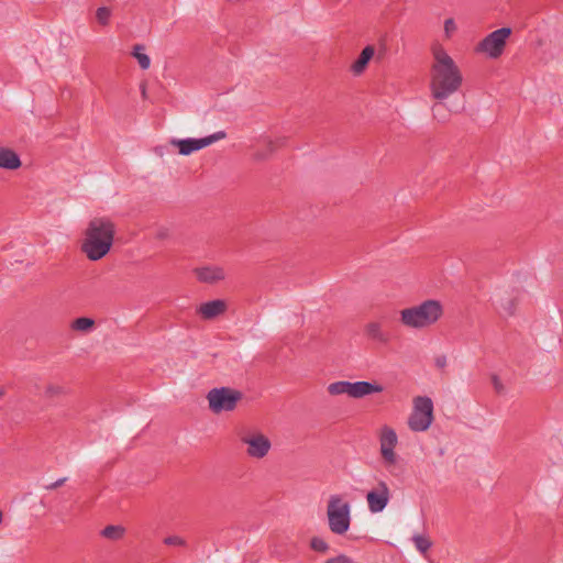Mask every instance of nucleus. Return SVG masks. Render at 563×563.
I'll use <instances>...</instances> for the list:
<instances>
[{"label": "nucleus", "mask_w": 563, "mask_h": 563, "mask_svg": "<svg viewBox=\"0 0 563 563\" xmlns=\"http://www.w3.org/2000/svg\"><path fill=\"white\" fill-rule=\"evenodd\" d=\"M46 395L48 396H56V395H60L64 393V389L63 387L60 386H54V385H51V386H47L46 388Z\"/></svg>", "instance_id": "31"}, {"label": "nucleus", "mask_w": 563, "mask_h": 563, "mask_svg": "<svg viewBox=\"0 0 563 563\" xmlns=\"http://www.w3.org/2000/svg\"><path fill=\"white\" fill-rule=\"evenodd\" d=\"M164 543L167 545L181 547L185 544V540L178 536H170L164 539Z\"/></svg>", "instance_id": "29"}, {"label": "nucleus", "mask_w": 563, "mask_h": 563, "mask_svg": "<svg viewBox=\"0 0 563 563\" xmlns=\"http://www.w3.org/2000/svg\"><path fill=\"white\" fill-rule=\"evenodd\" d=\"M325 563H356L352 558L345 554H339L334 558H330L325 561Z\"/></svg>", "instance_id": "28"}, {"label": "nucleus", "mask_w": 563, "mask_h": 563, "mask_svg": "<svg viewBox=\"0 0 563 563\" xmlns=\"http://www.w3.org/2000/svg\"><path fill=\"white\" fill-rule=\"evenodd\" d=\"M156 153L159 154L161 156L163 155V147H157L156 150Z\"/></svg>", "instance_id": "34"}, {"label": "nucleus", "mask_w": 563, "mask_h": 563, "mask_svg": "<svg viewBox=\"0 0 563 563\" xmlns=\"http://www.w3.org/2000/svg\"><path fill=\"white\" fill-rule=\"evenodd\" d=\"M515 297L508 295L506 289H497L492 296V301L501 317H511L515 313Z\"/></svg>", "instance_id": "12"}, {"label": "nucleus", "mask_w": 563, "mask_h": 563, "mask_svg": "<svg viewBox=\"0 0 563 563\" xmlns=\"http://www.w3.org/2000/svg\"><path fill=\"white\" fill-rule=\"evenodd\" d=\"M241 442L247 446L246 454L257 460L265 457L272 448L271 440L261 432L243 435Z\"/></svg>", "instance_id": "11"}, {"label": "nucleus", "mask_w": 563, "mask_h": 563, "mask_svg": "<svg viewBox=\"0 0 563 563\" xmlns=\"http://www.w3.org/2000/svg\"><path fill=\"white\" fill-rule=\"evenodd\" d=\"M442 103L443 102L438 101V103L431 108L433 118L439 122H445L449 119V114L444 110Z\"/></svg>", "instance_id": "23"}, {"label": "nucleus", "mask_w": 563, "mask_h": 563, "mask_svg": "<svg viewBox=\"0 0 563 563\" xmlns=\"http://www.w3.org/2000/svg\"><path fill=\"white\" fill-rule=\"evenodd\" d=\"M511 35L510 27H500L486 35L475 47V52L490 59H497L505 51L507 40Z\"/></svg>", "instance_id": "7"}, {"label": "nucleus", "mask_w": 563, "mask_h": 563, "mask_svg": "<svg viewBox=\"0 0 563 563\" xmlns=\"http://www.w3.org/2000/svg\"><path fill=\"white\" fill-rule=\"evenodd\" d=\"M225 135L227 134L224 131H218L213 134L207 135L205 137H199V139H195V137H187V139H180V140L174 139V140H172L170 143L174 146L178 147V152L180 155L187 156L194 152H197L201 148H205V147L213 144L214 142H218V141L224 139Z\"/></svg>", "instance_id": "9"}, {"label": "nucleus", "mask_w": 563, "mask_h": 563, "mask_svg": "<svg viewBox=\"0 0 563 563\" xmlns=\"http://www.w3.org/2000/svg\"><path fill=\"white\" fill-rule=\"evenodd\" d=\"M351 389V398L360 399L372 394L382 393L384 387L375 383L357 380L352 382Z\"/></svg>", "instance_id": "15"}, {"label": "nucleus", "mask_w": 563, "mask_h": 563, "mask_svg": "<svg viewBox=\"0 0 563 563\" xmlns=\"http://www.w3.org/2000/svg\"><path fill=\"white\" fill-rule=\"evenodd\" d=\"M114 224L107 218L92 219L85 232L81 250L90 261H98L104 257L114 238Z\"/></svg>", "instance_id": "2"}, {"label": "nucleus", "mask_w": 563, "mask_h": 563, "mask_svg": "<svg viewBox=\"0 0 563 563\" xmlns=\"http://www.w3.org/2000/svg\"><path fill=\"white\" fill-rule=\"evenodd\" d=\"M352 388V382L347 380H339L331 383L328 386V391L332 396H339V395H347L351 397V389Z\"/></svg>", "instance_id": "19"}, {"label": "nucleus", "mask_w": 563, "mask_h": 563, "mask_svg": "<svg viewBox=\"0 0 563 563\" xmlns=\"http://www.w3.org/2000/svg\"><path fill=\"white\" fill-rule=\"evenodd\" d=\"M327 519L329 530L336 536L345 534L351 526V504L341 495L334 494L329 497L327 505Z\"/></svg>", "instance_id": "4"}, {"label": "nucleus", "mask_w": 563, "mask_h": 563, "mask_svg": "<svg viewBox=\"0 0 563 563\" xmlns=\"http://www.w3.org/2000/svg\"><path fill=\"white\" fill-rule=\"evenodd\" d=\"M444 313L443 305L437 299H427L400 310V322L412 330H424L434 325Z\"/></svg>", "instance_id": "3"}, {"label": "nucleus", "mask_w": 563, "mask_h": 563, "mask_svg": "<svg viewBox=\"0 0 563 563\" xmlns=\"http://www.w3.org/2000/svg\"><path fill=\"white\" fill-rule=\"evenodd\" d=\"M133 57L137 60L140 67L143 70H146L151 66V58L145 53V47L143 45H135L132 52Z\"/></svg>", "instance_id": "20"}, {"label": "nucleus", "mask_w": 563, "mask_h": 563, "mask_svg": "<svg viewBox=\"0 0 563 563\" xmlns=\"http://www.w3.org/2000/svg\"><path fill=\"white\" fill-rule=\"evenodd\" d=\"M462 84L463 75L454 59L443 46H433L429 80L431 97L439 102H444L460 91Z\"/></svg>", "instance_id": "1"}, {"label": "nucleus", "mask_w": 563, "mask_h": 563, "mask_svg": "<svg viewBox=\"0 0 563 563\" xmlns=\"http://www.w3.org/2000/svg\"><path fill=\"white\" fill-rule=\"evenodd\" d=\"M125 529L122 526H107L101 530V536L110 540H119L124 536Z\"/></svg>", "instance_id": "22"}, {"label": "nucleus", "mask_w": 563, "mask_h": 563, "mask_svg": "<svg viewBox=\"0 0 563 563\" xmlns=\"http://www.w3.org/2000/svg\"><path fill=\"white\" fill-rule=\"evenodd\" d=\"M310 547L312 550H314L317 552H321V553H324L329 550L328 542L324 539L319 538V537H314L311 539Z\"/></svg>", "instance_id": "24"}, {"label": "nucleus", "mask_w": 563, "mask_h": 563, "mask_svg": "<svg viewBox=\"0 0 563 563\" xmlns=\"http://www.w3.org/2000/svg\"><path fill=\"white\" fill-rule=\"evenodd\" d=\"M66 481H67V477H60V478H58L57 481H55L53 483L44 485V489H46V490L56 489V488L60 487L62 485H64L66 483Z\"/></svg>", "instance_id": "30"}, {"label": "nucleus", "mask_w": 563, "mask_h": 563, "mask_svg": "<svg viewBox=\"0 0 563 563\" xmlns=\"http://www.w3.org/2000/svg\"><path fill=\"white\" fill-rule=\"evenodd\" d=\"M95 320L87 317H80L71 322V329L78 332H89L93 329Z\"/></svg>", "instance_id": "21"}, {"label": "nucleus", "mask_w": 563, "mask_h": 563, "mask_svg": "<svg viewBox=\"0 0 563 563\" xmlns=\"http://www.w3.org/2000/svg\"><path fill=\"white\" fill-rule=\"evenodd\" d=\"M96 16L100 24L107 25L111 16V11L107 7H100L97 9Z\"/></svg>", "instance_id": "25"}, {"label": "nucleus", "mask_w": 563, "mask_h": 563, "mask_svg": "<svg viewBox=\"0 0 563 563\" xmlns=\"http://www.w3.org/2000/svg\"><path fill=\"white\" fill-rule=\"evenodd\" d=\"M364 331L366 336L376 343L386 345L390 342L389 332L385 331L383 324L378 321L368 322Z\"/></svg>", "instance_id": "16"}, {"label": "nucleus", "mask_w": 563, "mask_h": 563, "mask_svg": "<svg viewBox=\"0 0 563 563\" xmlns=\"http://www.w3.org/2000/svg\"><path fill=\"white\" fill-rule=\"evenodd\" d=\"M165 235H166V234H165L164 232H161V233L158 234V236H159V238H165Z\"/></svg>", "instance_id": "35"}, {"label": "nucleus", "mask_w": 563, "mask_h": 563, "mask_svg": "<svg viewBox=\"0 0 563 563\" xmlns=\"http://www.w3.org/2000/svg\"><path fill=\"white\" fill-rule=\"evenodd\" d=\"M21 166V159L19 155L5 147H0V168L3 169H18Z\"/></svg>", "instance_id": "18"}, {"label": "nucleus", "mask_w": 563, "mask_h": 563, "mask_svg": "<svg viewBox=\"0 0 563 563\" xmlns=\"http://www.w3.org/2000/svg\"><path fill=\"white\" fill-rule=\"evenodd\" d=\"M375 49L373 46L368 45L363 48L357 59L351 65V71L358 76L364 73L367 64L373 58Z\"/></svg>", "instance_id": "17"}, {"label": "nucleus", "mask_w": 563, "mask_h": 563, "mask_svg": "<svg viewBox=\"0 0 563 563\" xmlns=\"http://www.w3.org/2000/svg\"><path fill=\"white\" fill-rule=\"evenodd\" d=\"M446 356L445 355H439L434 358V364L438 368H444L446 366Z\"/></svg>", "instance_id": "33"}, {"label": "nucleus", "mask_w": 563, "mask_h": 563, "mask_svg": "<svg viewBox=\"0 0 563 563\" xmlns=\"http://www.w3.org/2000/svg\"><path fill=\"white\" fill-rule=\"evenodd\" d=\"M390 498L391 493L388 484L383 479L378 481L377 484L366 494V503L369 512H383L389 504Z\"/></svg>", "instance_id": "10"}, {"label": "nucleus", "mask_w": 563, "mask_h": 563, "mask_svg": "<svg viewBox=\"0 0 563 563\" xmlns=\"http://www.w3.org/2000/svg\"><path fill=\"white\" fill-rule=\"evenodd\" d=\"M378 440L383 464L385 468L393 474V467H395L400 461V457L395 450L398 443L397 433L393 428L384 426L379 431Z\"/></svg>", "instance_id": "8"}, {"label": "nucleus", "mask_w": 563, "mask_h": 563, "mask_svg": "<svg viewBox=\"0 0 563 563\" xmlns=\"http://www.w3.org/2000/svg\"><path fill=\"white\" fill-rule=\"evenodd\" d=\"M196 277L201 283L213 284L225 278V272L221 266L207 265L195 269Z\"/></svg>", "instance_id": "13"}, {"label": "nucleus", "mask_w": 563, "mask_h": 563, "mask_svg": "<svg viewBox=\"0 0 563 563\" xmlns=\"http://www.w3.org/2000/svg\"><path fill=\"white\" fill-rule=\"evenodd\" d=\"M433 421V402L430 397L419 396L413 399L412 412L408 419L410 430L422 432L429 429Z\"/></svg>", "instance_id": "6"}, {"label": "nucleus", "mask_w": 563, "mask_h": 563, "mask_svg": "<svg viewBox=\"0 0 563 563\" xmlns=\"http://www.w3.org/2000/svg\"><path fill=\"white\" fill-rule=\"evenodd\" d=\"M412 540L415 542L416 548L421 553H426L431 547V542L428 539L423 538L422 536H413Z\"/></svg>", "instance_id": "26"}, {"label": "nucleus", "mask_w": 563, "mask_h": 563, "mask_svg": "<svg viewBox=\"0 0 563 563\" xmlns=\"http://www.w3.org/2000/svg\"><path fill=\"white\" fill-rule=\"evenodd\" d=\"M241 398L239 390L229 387H216L207 394L209 408L216 415L234 410Z\"/></svg>", "instance_id": "5"}, {"label": "nucleus", "mask_w": 563, "mask_h": 563, "mask_svg": "<svg viewBox=\"0 0 563 563\" xmlns=\"http://www.w3.org/2000/svg\"><path fill=\"white\" fill-rule=\"evenodd\" d=\"M2 394H3V393H2V390L0 389V397L2 396Z\"/></svg>", "instance_id": "36"}, {"label": "nucleus", "mask_w": 563, "mask_h": 563, "mask_svg": "<svg viewBox=\"0 0 563 563\" xmlns=\"http://www.w3.org/2000/svg\"><path fill=\"white\" fill-rule=\"evenodd\" d=\"M225 309L227 303L224 300L214 299L201 303L198 308V312L203 319L211 320L222 314L225 311Z\"/></svg>", "instance_id": "14"}, {"label": "nucleus", "mask_w": 563, "mask_h": 563, "mask_svg": "<svg viewBox=\"0 0 563 563\" xmlns=\"http://www.w3.org/2000/svg\"><path fill=\"white\" fill-rule=\"evenodd\" d=\"M493 386L497 393H499V394L505 393V387H504L501 380L499 379V377H497V376L493 377Z\"/></svg>", "instance_id": "32"}, {"label": "nucleus", "mask_w": 563, "mask_h": 563, "mask_svg": "<svg viewBox=\"0 0 563 563\" xmlns=\"http://www.w3.org/2000/svg\"><path fill=\"white\" fill-rule=\"evenodd\" d=\"M457 30L455 21L450 18L444 21V35L450 38Z\"/></svg>", "instance_id": "27"}]
</instances>
